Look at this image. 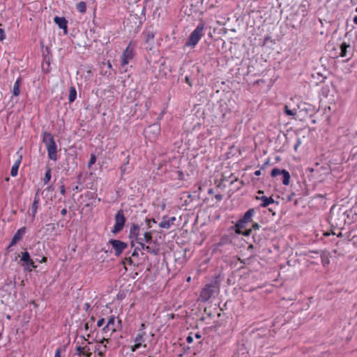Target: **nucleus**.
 <instances>
[{"label": "nucleus", "mask_w": 357, "mask_h": 357, "mask_svg": "<svg viewBox=\"0 0 357 357\" xmlns=\"http://www.w3.org/2000/svg\"><path fill=\"white\" fill-rule=\"evenodd\" d=\"M107 345L106 344H104L102 346V347H101L100 346H98L97 348H96V351H98V356H105V353L107 351Z\"/></svg>", "instance_id": "nucleus-26"}, {"label": "nucleus", "mask_w": 357, "mask_h": 357, "mask_svg": "<svg viewBox=\"0 0 357 357\" xmlns=\"http://www.w3.org/2000/svg\"><path fill=\"white\" fill-rule=\"evenodd\" d=\"M222 198V196L221 195H215V199H218V200H221Z\"/></svg>", "instance_id": "nucleus-50"}, {"label": "nucleus", "mask_w": 357, "mask_h": 357, "mask_svg": "<svg viewBox=\"0 0 357 357\" xmlns=\"http://www.w3.org/2000/svg\"><path fill=\"white\" fill-rule=\"evenodd\" d=\"M91 353H88L85 356L86 357H91Z\"/></svg>", "instance_id": "nucleus-57"}, {"label": "nucleus", "mask_w": 357, "mask_h": 357, "mask_svg": "<svg viewBox=\"0 0 357 357\" xmlns=\"http://www.w3.org/2000/svg\"><path fill=\"white\" fill-rule=\"evenodd\" d=\"M255 213V209L250 208L245 213L243 216L239 220L237 221L235 225L236 234H240L241 232V229H245L247 225L252 222V218Z\"/></svg>", "instance_id": "nucleus-4"}, {"label": "nucleus", "mask_w": 357, "mask_h": 357, "mask_svg": "<svg viewBox=\"0 0 357 357\" xmlns=\"http://www.w3.org/2000/svg\"><path fill=\"white\" fill-rule=\"evenodd\" d=\"M283 172V169H280L278 168H274L272 171H271V175L273 176V177H275L278 175H280L282 174V173Z\"/></svg>", "instance_id": "nucleus-28"}, {"label": "nucleus", "mask_w": 357, "mask_h": 357, "mask_svg": "<svg viewBox=\"0 0 357 357\" xmlns=\"http://www.w3.org/2000/svg\"><path fill=\"white\" fill-rule=\"evenodd\" d=\"M155 222H156L155 221V220L153 218H152V219L146 218V223L147 225L148 228H151L152 227L151 224L152 223H155Z\"/></svg>", "instance_id": "nucleus-35"}, {"label": "nucleus", "mask_w": 357, "mask_h": 357, "mask_svg": "<svg viewBox=\"0 0 357 357\" xmlns=\"http://www.w3.org/2000/svg\"><path fill=\"white\" fill-rule=\"evenodd\" d=\"M149 128L151 129L153 132H156V133H158L160 131V127L157 124L151 125L149 126Z\"/></svg>", "instance_id": "nucleus-34"}, {"label": "nucleus", "mask_w": 357, "mask_h": 357, "mask_svg": "<svg viewBox=\"0 0 357 357\" xmlns=\"http://www.w3.org/2000/svg\"><path fill=\"white\" fill-rule=\"evenodd\" d=\"M54 22H55L56 24H57V26L60 29L64 30L65 33H67V32H68V31H67L68 21L66 20L65 17L56 16L54 18Z\"/></svg>", "instance_id": "nucleus-11"}, {"label": "nucleus", "mask_w": 357, "mask_h": 357, "mask_svg": "<svg viewBox=\"0 0 357 357\" xmlns=\"http://www.w3.org/2000/svg\"><path fill=\"white\" fill-rule=\"evenodd\" d=\"M282 176V183L285 185L289 184L290 174L288 171L283 169V172L281 174Z\"/></svg>", "instance_id": "nucleus-21"}, {"label": "nucleus", "mask_w": 357, "mask_h": 357, "mask_svg": "<svg viewBox=\"0 0 357 357\" xmlns=\"http://www.w3.org/2000/svg\"><path fill=\"white\" fill-rule=\"evenodd\" d=\"M135 45L130 42L126 49L123 51L121 59V65L124 67L134 58L135 56Z\"/></svg>", "instance_id": "nucleus-5"}, {"label": "nucleus", "mask_w": 357, "mask_h": 357, "mask_svg": "<svg viewBox=\"0 0 357 357\" xmlns=\"http://www.w3.org/2000/svg\"><path fill=\"white\" fill-rule=\"evenodd\" d=\"M321 257L322 264L324 266H326V265H328L330 263L329 259L325 253H323L321 255Z\"/></svg>", "instance_id": "nucleus-30"}, {"label": "nucleus", "mask_w": 357, "mask_h": 357, "mask_svg": "<svg viewBox=\"0 0 357 357\" xmlns=\"http://www.w3.org/2000/svg\"><path fill=\"white\" fill-rule=\"evenodd\" d=\"M195 336H196V337H197V338H198V339L201 337V335H200L199 334H198V333H197V334H196V335H195Z\"/></svg>", "instance_id": "nucleus-58"}, {"label": "nucleus", "mask_w": 357, "mask_h": 357, "mask_svg": "<svg viewBox=\"0 0 357 357\" xmlns=\"http://www.w3.org/2000/svg\"><path fill=\"white\" fill-rule=\"evenodd\" d=\"M96 161V156L94 154L91 155L90 160L88 162V167H91Z\"/></svg>", "instance_id": "nucleus-32"}, {"label": "nucleus", "mask_w": 357, "mask_h": 357, "mask_svg": "<svg viewBox=\"0 0 357 357\" xmlns=\"http://www.w3.org/2000/svg\"><path fill=\"white\" fill-rule=\"evenodd\" d=\"M219 291L217 283L208 284L202 289L199 299L202 302H206Z\"/></svg>", "instance_id": "nucleus-3"}, {"label": "nucleus", "mask_w": 357, "mask_h": 357, "mask_svg": "<svg viewBox=\"0 0 357 357\" xmlns=\"http://www.w3.org/2000/svg\"><path fill=\"white\" fill-rule=\"evenodd\" d=\"M25 232H26L25 227H23L19 229L17 231V232L14 234V236L12 238V241L7 249L9 250L12 246L15 245L17 242H19L22 238L24 235L25 234Z\"/></svg>", "instance_id": "nucleus-10"}, {"label": "nucleus", "mask_w": 357, "mask_h": 357, "mask_svg": "<svg viewBox=\"0 0 357 357\" xmlns=\"http://www.w3.org/2000/svg\"><path fill=\"white\" fill-rule=\"evenodd\" d=\"M85 328L87 330L88 329V324H85Z\"/></svg>", "instance_id": "nucleus-63"}, {"label": "nucleus", "mask_w": 357, "mask_h": 357, "mask_svg": "<svg viewBox=\"0 0 357 357\" xmlns=\"http://www.w3.org/2000/svg\"><path fill=\"white\" fill-rule=\"evenodd\" d=\"M252 229L251 228L248 229H245V231H243V229H241V232L239 234H242L245 236H250V234H252Z\"/></svg>", "instance_id": "nucleus-33"}, {"label": "nucleus", "mask_w": 357, "mask_h": 357, "mask_svg": "<svg viewBox=\"0 0 357 357\" xmlns=\"http://www.w3.org/2000/svg\"><path fill=\"white\" fill-rule=\"evenodd\" d=\"M57 225H60L61 227H63V221L61 220H59L57 223H56Z\"/></svg>", "instance_id": "nucleus-53"}, {"label": "nucleus", "mask_w": 357, "mask_h": 357, "mask_svg": "<svg viewBox=\"0 0 357 357\" xmlns=\"http://www.w3.org/2000/svg\"><path fill=\"white\" fill-rule=\"evenodd\" d=\"M353 21H354V22L355 24H357V15H356V16L354 17Z\"/></svg>", "instance_id": "nucleus-55"}, {"label": "nucleus", "mask_w": 357, "mask_h": 357, "mask_svg": "<svg viewBox=\"0 0 357 357\" xmlns=\"http://www.w3.org/2000/svg\"><path fill=\"white\" fill-rule=\"evenodd\" d=\"M252 238H253V240H254L255 243H259L260 242V241H261V238H260L259 236H258L256 234V232L252 234Z\"/></svg>", "instance_id": "nucleus-36"}, {"label": "nucleus", "mask_w": 357, "mask_h": 357, "mask_svg": "<svg viewBox=\"0 0 357 357\" xmlns=\"http://www.w3.org/2000/svg\"><path fill=\"white\" fill-rule=\"evenodd\" d=\"M145 335H146L145 331H138V333L135 338V344L132 348V351H136L137 349H139L142 346H143L144 347H146V344H142V343L145 342V338H144Z\"/></svg>", "instance_id": "nucleus-9"}, {"label": "nucleus", "mask_w": 357, "mask_h": 357, "mask_svg": "<svg viewBox=\"0 0 357 357\" xmlns=\"http://www.w3.org/2000/svg\"><path fill=\"white\" fill-rule=\"evenodd\" d=\"M104 324H105V319L101 318V319H100L98 321V322H97V326H98V327H101V326H102L104 325Z\"/></svg>", "instance_id": "nucleus-39"}, {"label": "nucleus", "mask_w": 357, "mask_h": 357, "mask_svg": "<svg viewBox=\"0 0 357 357\" xmlns=\"http://www.w3.org/2000/svg\"><path fill=\"white\" fill-rule=\"evenodd\" d=\"M51 169L48 167L45 174V176L43 178V182L45 184H47L51 179Z\"/></svg>", "instance_id": "nucleus-25"}, {"label": "nucleus", "mask_w": 357, "mask_h": 357, "mask_svg": "<svg viewBox=\"0 0 357 357\" xmlns=\"http://www.w3.org/2000/svg\"><path fill=\"white\" fill-rule=\"evenodd\" d=\"M137 243H141L142 242L151 243H152V235L150 231L144 232L142 236H139L135 241Z\"/></svg>", "instance_id": "nucleus-16"}, {"label": "nucleus", "mask_w": 357, "mask_h": 357, "mask_svg": "<svg viewBox=\"0 0 357 357\" xmlns=\"http://www.w3.org/2000/svg\"><path fill=\"white\" fill-rule=\"evenodd\" d=\"M66 213H67V210H66V208H63V209L61 210V214L62 215H66Z\"/></svg>", "instance_id": "nucleus-48"}, {"label": "nucleus", "mask_w": 357, "mask_h": 357, "mask_svg": "<svg viewBox=\"0 0 357 357\" xmlns=\"http://www.w3.org/2000/svg\"><path fill=\"white\" fill-rule=\"evenodd\" d=\"M257 193H258V194H259V195H261V194H263V193H264V192H263V191H261V190H259V191L257 192Z\"/></svg>", "instance_id": "nucleus-59"}, {"label": "nucleus", "mask_w": 357, "mask_h": 357, "mask_svg": "<svg viewBox=\"0 0 357 357\" xmlns=\"http://www.w3.org/2000/svg\"><path fill=\"white\" fill-rule=\"evenodd\" d=\"M47 227H48V229H51L52 231H54L55 229V225L53 223L47 224Z\"/></svg>", "instance_id": "nucleus-42"}, {"label": "nucleus", "mask_w": 357, "mask_h": 357, "mask_svg": "<svg viewBox=\"0 0 357 357\" xmlns=\"http://www.w3.org/2000/svg\"><path fill=\"white\" fill-rule=\"evenodd\" d=\"M114 219L115 223L112 232L113 234H117L123 229L126 220L123 210H119L116 213Z\"/></svg>", "instance_id": "nucleus-6"}, {"label": "nucleus", "mask_w": 357, "mask_h": 357, "mask_svg": "<svg viewBox=\"0 0 357 357\" xmlns=\"http://www.w3.org/2000/svg\"><path fill=\"white\" fill-rule=\"evenodd\" d=\"M76 351H77V354L78 356H81L82 354H84L85 347H82L81 346H77L76 347Z\"/></svg>", "instance_id": "nucleus-31"}, {"label": "nucleus", "mask_w": 357, "mask_h": 357, "mask_svg": "<svg viewBox=\"0 0 357 357\" xmlns=\"http://www.w3.org/2000/svg\"><path fill=\"white\" fill-rule=\"evenodd\" d=\"M138 250H139V247H137L135 250L133 251V252L132 253V257H137L138 256Z\"/></svg>", "instance_id": "nucleus-41"}, {"label": "nucleus", "mask_w": 357, "mask_h": 357, "mask_svg": "<svg viewBox=\"0 0 357 357\" xmlns=\"http://www.w3.org/2000/svg\"><path fill=\"white\" fill-rule=\"evenodd\" d=\"M39 203H40V196H39V192L38 191L35 194L34 200H33V202L32 204L31 208V215L33 216V218H34L36 216V214L37 213V210H38V208L39 206Z\"/></svg>", "instance_id": "nucleus-14"}, {"label": "nucleus", "mask_w": 357, "mask_h": 357, "mask_svg": "<svg viewBox=\"0 0 357 357\" xmlns=\"http://www.w3.org/2000/svg\"><path fill=\"white\" fill-rule=\"evenodd\" d=\"M54 357H61V351L59 349L56 350Z\"/></svg>", "instance_id": "nucleus-45"}, {"label": "nucleus", "mask_w": 357, "mask_h": 357, "mask_svg": "<svg viewBox=\"0 0 357 357\" xmlns=\"http://www.w3.org/2000/svg\"><path fill=\"white\" fill-rule=\"evenodd\" d=\"M128 261H129L130 264H131L132 263V261L130 258H129Z\"/></svg>", "instance_id": "nucleus-61"}, {"label": "nucleus", "mask_w": 357, "mask_h": 357, "mask_svg": "<svg viewBox=\"0 0 357 357\" xmlns=\"http://www.w3.org/2000/svg\"><path fill=\"white\" fill-rule=\"evenodd\" d=\"M54 190V188H53V186H52V185H50V186H48V187L47 188V190H48V191H52V190Z\"/></svg>", "instance_id": "nucleus-54"}, {"label": "nucleus", "mask_w": 357, "mask_h": 357, "mask_svg": "<svg viewBox=\"0 0 357 357\" xmlns=\"http://www.w3.org/2000/svg\"><path fill=\"white\" fill-rule=\"evenodd\" d=\"M22 158V155H20L18 158V159L13 164V165L11 168V171H10V175L12 176H16L17 175L18 169H19L20 165L21 163Z\"/></svg>", "instance_id": "nucleus-18"}, {"label": "nucleus", "mask_w": 357, "mask_h": 357, "mask_svg": "<svg viewBox=\"0 0 357 357\" xmlns=\"http://www.w3.org/2000/svg\"><path fill=\"white\" fill-rule=\"evenodd\" d=\"M6 38L5 31L3 29H0V40L3 41Z\"/></svg>", "instance_id": "nucleus-38"}, {"label": "nucleus", "mask_w": 357, "mask_h": 357, "mask_svg": "<svg viewBox=\"0 0 357 357\" xmlns=\"http://www.w3.org/2000/svg\"><path fill=\"white\" fill-rule=\"evenodd\" d=\"M139 246H138L139 248V250H146L147 252H149L151 254H153L154 255H156L158 254V252H159V249L155 248V247H153V246H151V245H146L145 243L144 242H142L141 243H138Z\"/></svg>", "instance_id": "nucleus-15"}, {"label": "nucleus", "mask_w": 357, "mask_h": 357, "mask_svg": "<svg viewBox=\"0 0 357 357\" xmlns=\"http://www.w3.org/2000/svg\"><path fill=\"white\" fill-rule=\"evenodd\" d=\"M255 176H260L261 175V170H257L255 172Z\"/></svg>", "instance_id": "nucleus-52"}, {"label": "nucleus", "mask_w": 357, "mask_h": 357, "mask_svg": "<svg viewBox=\"0 0 357 357\" xmlns=\"http://www.w3.org/2000/svg\"><path fill=\"white\" fill-rule=\"evenodd\" d=\"M43 142L45 144L48 158L54 161L57 160V146L53 135L47 132H43Z\"/></svg>", "instance_id": "nucleus-1"}, {"label": "nucleus", "mask_w": 357, "mask_h": 357, "mask_svg": "<svg viewBox=\"0 0 357 357\" xmlns=\"http://www.w3.org/2000/svg\"><path fill=\"white\" fill-rule=\"evenodd\" d=\"M76 9L81 13H84L86 10V5L84 1H80L76 5Z\"/></svg>", "instance_id": "nucleus-23"}, {"label": "nucleus", "mask_w": 357, "mask_h": 357, "mask_svg": "<svg viewBox=\"0 0 357 357\" xmlns=\"http://www.w3.org/2000/svg\"><path fill=\"white\" fill-rule=\"evenodd\" d=\"M105 342H109V339H108V338L103 337V338L102 339V340L100 341V343H102H102H104Z\"/></svg>", "instance_id": "nucleus-51"}, {"label": "nucleus", "mask_w": 357, "mask_h": 357, "mask_svg": "<svg viewBox=\"0 0 357 357\" xmlns=\"http://www.w3.org/2000/svg\"><path fill=\"white\" fill-rule=\"evenodd\" d=\"M77 97V91L75 86H71L69 91L68 101L70 103L74 102Z\"/></svg>", "instance_id": "nucleus-20"}, {"label": "nucleus", "mask_w": 357, "mask_h": 357, "mask_svg": "<svg viewBox=\"0 0 357 357\" xmlns=\"http://www.w3.org/2000/svg\"><path fill=\"white\" fill-rule=\"evenodd\" d=\"M116 324L115 321V317L112 316L110 317L109 319L107 325L102 328V331L105 333H107V331H111L112 333L116 331Z\"/></svg>", "instance_id": "nucleus-12"}, {"label": "nucleus", "mask_w": 357, "mask_h": 357, "mask_svg": "<svg viewBox=\"0 0 357 357\" xmlns=\"http://www.w3.org/2000/svg\"><path fill=\"white\" fill-rule=\"evenodd\" d=\"M167 220H170L171 225H173L174 222L176 220V218L175 217H172L171 218L167 219Z\"/></svg>", "instance_id": "nucleus-49"}, {"label": "nucleus", "mask_w": 357, "mask_h": 357, "mask_svg": "<svg viewBox=\"0 0 357 357\" xmlns=\"http://www.w3.org/2000/svg\"><path fill=\"white\" fill-rule=\"evenodd\" d=\"M300 142L298 141V143L295 145L294 149H296L298 146L299 145Z\"/></svg>", "instance_id": "nucleus-56"}, {"label": "nucleus", "mask_w": 357, "mask_h": 357, "mask_svg": "<svg viewBox=\"0 0 357 357\" xmlns=\"http://www.w3.org/2000/svg\"><path fill=\"white\" fill-rule=\"evenodd\" d=\"M284 112L288 116H295L296 114V109H290L287 106H285Z\"/></svg>", "instance_id": "nucleus-29"}, {"label": "nucleus", "mask_w": 357, "mask_h": 357, "mask_svg": "<svg viewBox=\"0 0 357 357\" xmlns=\"http://www.w3.org/2000/svg\"><path fill=\"white\" fill-rule=\"evenodd\" d=\"M60 192L62 195H65V193H66V188H65V186L63 185H61L60 186Z\"/></svg>", "instance_id": "nucleus-43"}, {"label": "nucleus", "mask_w": 357, "mask_h": 357, "mask_svg": "<svg viewBox=\"0 0 357 357\" xmlns=\"http://www.w3.org/2000/svg\"><path fill=\"white\" fill-rule=\"evenodd\" d=\"M350 47L349 45H347L346 43H343L340 46V56L342 57H346L347 56V48Z\"/></svg>", "instance_id": "nucleus-22"}, {"label": "nucleus", "mask_w": 357, "mask_h": 357, "mask_svg": "<svg viewBox=\"0 0 357 357\" xmlns=\"http://www.w3.org/2000/svg\"><path fill=\"white\" fill-rule=\"evenodd\" d=\"M22 82V79L19 77L15 82L13 89V93L15 96H18L20 93V86Z\"/></svg>", "instance_id": "nucleus-19"}, {"label": "nucleus", "mask_w": 357, "mask_h": 357, "mask_svg": "<svg viewBox=\"0 0 357 357\" xmlns=\"http://www.w3.org/2000/svg\"><path fill=\"white\" fill-rule=\"evenodd\" d=\"M140 236V227L137 224H132L129 232V237L135 241Z\"/></svg>", "instance_id": "nucleus-13"}, {"label": "nucleus", "mask_w": 357, "mask_h": 357, "mask_svg": "<svg viewBox=\"0 0 357 357\" xmlns=\"http://www.w3.org/2000/svg\"><path fill=\"white\" fill-rule=\"evenodd\" d=\"M212 192H213V190L210 189L209 191H208V193H212Z\"/></svg>", "instance_id": "nucleus-64"}, {"label": "nucleus", "mask_w": 357, "mask_h": 357, "mask_svg": "<svg viewBox=\"0 0 357 357\" xmlns=\"http://www.w3.org/2000/svg\"><path fill=\"white\" fill-rule=\"evenodd\" d=\"M260 228V225L257 223V222H255L252 224V227L251 229H252V231H254V233L257 231V230H259Z\"/></svg>", "instance_id": "nucleus-37"}, {"label": "nucleus", "mask_w": 357, "mask_h": 357, "mask_svg": "<svg viewBox=\"0 0 357 357\" xmlns=\"http://www.w3.org/2000/svg\"><path fill=\"white\" fill-rule=\"evenodd\" d=\"M108 68H112V64L110 63V62L109 61L108 62Z\"/></svg>", "instance_id": "nucleus-60"}, {"label": "nucleus", "mask_w": 357, "mask_h": 357, "mask_svg": "<svg viewBox=\"0 0 357 357\" xmlns=\"http://www.w3.org/2000/svg\"><path fill=\"white\" fill-rule=\"evenodd\" d=\"M21 261L24 262L23 266H25V269L29 272L36 268L35 262L31 258L30 254L28 252H24L22 253Z\"/></svg>", "instance_id": "nucleus-8"}, {"label": "nucleus", "mask_w": 357, "mask_h": 357, "mask_svg": "<svg viewBox=\"0 0 357 357\" xmlns=\"http://www.w3.org/2000/svg\"><path fill=\"white\" fill-rule=\"evenodd\" d=\"M256 199L261 201L260 206L263 208L267 207L269 204H273L275 202L272 197H267L266 196H257Z\"/></svg>", "instance_id": "nucleus-17"}, {"label": "nucleus", "mask_w": 357, "mask_h": 357, "mask_svg": "<svg viewBox=\"0 0 357 357\" xmlns=\"http://www.w3.org/2000/svg\"><path fill=\"white\" fill-rule=\"evenodd\" d=\"M108 243L110 244L113 249L114 250V253L116 257L119 256L123 251L128 247L127 243L116 239H110L108 241Z\"/></svg>", "instance_id": "nucleus-7"}, {"label": "nucleus", "mask_w": 357, "mask_h": 357, "mask_svg": "<svg viewBox=\"0 0 357 357\" xmlns=\"http://www.w3.org/2000/svg\"><path fill=\"white\" fill-rule=\"evenodd\" d=\"M188 343H192L193 342V337L191 335H188L186 338Z\"/></svg>", "instance_id": "nucleus-44"}, {"label": "nucleus", "mask_w": 357, "mask_h": 357, "mask_svg": "<svg viewBox=\"0 0 357 357\" xmlns=\"http://www.w3.org/2000/svg\"><path fill=\"white\" fill-rule=\"evenodd\" d=\"M171 225L170 220H166L165 218L159 224L160 227L164 229H169Z\"/></svg>", "instance_id": "nucleus-24"}, {"label": "nucleus", "mask_w": 357, "mask_h": 357, "mask_svg": "<svg viewBox=\"0 0 357 357\" xmlns=\"http://www.w3.org/2000/svg\"><path fill=\"white\" fill-rule=\"evenodd\" d=\"M145 328H146V325L144 323H142L141 325H140V328H139L138 331H145Z\"/></svg>", "instance_id": "nucleus-46"}, {"label": "nucleus", "mask_w": 357, "mask_h": 357, "mask_svg": "<svg viewBox=\"0 0 357 357\" xmlns=\"http://www.w3.org/2000/svg\"><path fill=\"white\" fill-rule=\"evenodd\" d=\"M205 23L200 22L195 29L190 33L187 41L185 42V47H195L202 36H204Z\"/></svg>", "instance_id": "nucleus-2"}, {"label": "nucleus", "mask_w": 357, "mask_h": 357, "mask_svg": "<svg viewBox=\"0 0 357 357\" xmlns=\"http://www.w3.org/2000/svg\"><path fill=\"white\" fill-rule=\"evenodd\" d=\"M185 81L186 83H188L190 86H192V83L190 80V77L188 76H185Z\"/></svg>", "instance_id": "nucleus-47"}, {"label": "nucleus", "mask_w": 357, "mask_h": 357, "mask_svg": "<svg viewBox=\"0 0 357 357\" xmlns=\"http://www.w3.org/2000/svg\"><path fill=\"white\" fill-rule=\"evenodd\" d=\"M128 163H129V158L128 157L126 158V161L120 167L122 175L124 174H126L129 172L127 168V165H128Z\"/></svg>", "instance_id": "nucleus-27"}, {"label": "nucleus", "mask_w": 357, "mask_h": 357, "mask_svg": "<svg viewBox=\"0 0 357 357\" xmlns=\"http://www.w3.org/2000/svg\"><path fill=\"white\" fill-rule=\"evenodd\" d=\"M36 261L39 262V263H44V262H46L47 261V257H43L41 258V259H40L39 258H36Z\"/></svg>", "instance_id": "nucleus-40"}, {"label": "nucleus", "mask_w": 357, "mask_h": 357, "mask_svg": "<svg viewBox=\"0 0 357 357\" xmlns=\"http://www.w3.org/2000/svg\"><path fill=\"white\" fill-rule=\"evenodd\" d=\"M121 320H118L117 321V324L119 325L121 324Z\"/></svg>", "instance_id": "nucleus-62"}]
</instances>
